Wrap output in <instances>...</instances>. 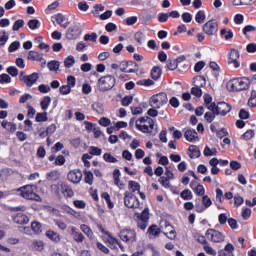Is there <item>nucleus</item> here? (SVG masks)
Returning a JSON list of instances; mask_svg holds the SVG:
<instances>
[{
  "label": "nucleus",
  "mask_w": 256,
  "mask_h": 256,
  "mask_svg": "<svg viewBox=\"0 0 256 256\" xmlns=\"http://www.w3.org/2000/svg\"><path fill=\"white\" fill-rule=\"evenodd\" d=\"M250 85L251 80H249V78L241 77L233 78L230 81H228L226 84V88L228 91L239 93V91H247Z\"/></svg>",
  "instance_id": "1"
},
{
  "label": "nucleus",
  "mask_w": 256,
  "mask_h": 256,
  "mask_svg": "<svg viewBox=\"0 0 256 256\" xmlns=\"http://www.w3.org/2000/svg\"><path fill=\"white\" fill-rule=\"evenodd\" d=\"M17 191L23 199H27L28 201H37L38 203H41L42 201L41 196L37 193L36 185L28 184L18 188Z\"/></svg>",
  "instance_id": "2"
},
{
  "label": "nucleus",
  "mask_w": 256,
  "mask_h": 256,
  "mask_svg": "<svg viewBox=\"0 0 256 256\" xmlns=\"http://www.w3.org/2000/svg\"><path fill=\"white\" fill-rule=\"evenodd\" d=\"M155 121L149 116H144L136 121V129L141 133H153Z\"/></svg>",
  "instance_id": "3"
},
{
  "label": "nucleus",
  "mask_w": 256,
  "mask_h": 256,
  "mask_svg": "<svg viewBox=\"0 0 256 256\" xmlns=\"http://www.w3.org/2000/svg\"><path fill=\"white\" fill-rule=\"evenodd\" d=\"M117 83V80L115 79V76L113 75H106L102 76L98 79V89L102 93H105V91H111L112 88L115 87V84Z\"/></svg>",
  "instance_id": "4"
},
{
  "label": "nucleus",
  "mask_w": 256,
  "mask_h": 256,
  "mask_svg": "<svg viewBox=\"0 0 256 256\" xmlns=\"http://www.w3.org/2000/svg\"><path fill=\"white\" fill-rule=\"evenodd\" d=\"M168 102L169 98L165 92H160L150 98L151 107L154 109H161V107H163V105H167Z\"/></svg>",
  "instance_id": "5"
},
{
  "label": "nucleus",
  "mask_w": 256,
  "mask_h": 256,
  "mask_svg": "<svg viewBox=\"0 0 256 256\" xmlns=\"http://www.w3.org/2000/svg\"><path fill=\"white\" fill-rule=\"evenodd\" d=\"M135 217L138 220L137 227L141 229V231H145L149 226V208H145L141 213H135Z\"/></svg>",
  "instance_id": "6"
},
{
  "label": "nucleus",
  "mask_w": 256,
  "mask_h": 256,
  "mask_svg": "<svg viewBox=\"0 0 256 256\" xmlns=\"http://www.w3.org/2000/svg\"><path fill=\"white\" fill-rule=\"evenodd\" d=\"M119 238L127 245H131L137 241V232L133 229H122L119 232Z\"/></svg>",
  "instance_id": "7"
},
{
  "label": "nucleus",
  "mask_w": 256,
  "mask_h": 256,
  "mask_svg": "<svg viewBox=\"0 0 256 256\" xmlns=\"http://www.w3.org/2000/svg\"><path fill=\"white\" fill-rule=\"evenodd\" d=\"M124 205L128 209H139V198H137L133 192L126 191L124 193Z\"/></svg>",
  "instance_id": "8"
},
{
  "label": "nucleus",
  "mask_w": 256,
  "mask_h": 256,
  "mask_svg": "<svg viewBox=\"0 0 256 256\" xmlns=\"http://www.w3.org/2000/svg\"><path fill=\"white\" fill-rule=\"evenodd\" d=\"M202 29L205 35H208V37H213L219 32V23L217 20L211 19L203 25Z\"/></svg>",
  "instance_id": "9"
},
{
  "label": "nucleus",
  "mask_w": 256,
  "mask_h": 256,
  "mask_svg": "<svg viewBox=\"0 0 256 256\" xmlns=\"http://www.w3.org/2000/svg\"><path fill=\"white\" fill-rule=\"evenodd\" d=\"M240 57L241 54L239 53V50L231 48L227 54L228 65H233L234 69H239V67H241V62H239Z\"/></svg>",
  "instance_id": "10"
},
{
  "label": "nucleus",
  "mask_w": 256,
  "mask_h": 256,
  "mask_svg": "<svg viewBox=\"0 0 256 256\" xmlns=\"http://www.w3.org/2000/svg\"><path fill=\"white\" fill-rule=\"evenodd\" d=\"M206 239L212 241V243H223L225 241V235L216 229H208L206 231Z\"/></svg>",
  "instance_id": "11"
},
{
  "label": "nucleus",
  "mask_w": 256,
  "mask_h": 256,
  "mask_svg": "<svg viewBox=\"0 0 256 256\" xmlns=\"http://www.w3.org/2000/svg\"><path fill=\"white\" fill-rule=\"evenodd\" d=\"M119 69L122 73H137L139 64L135 61H122L119 64Z\"/></svg>",
  "instance_id": "12"
},
{
  "label": "nucleus",
  "mask_w": 256,
  "mask_h": 256,
  "mask_svg": "<svg viewBox=\"0 0 256 256\" xmlns=\"http://www.w3.org/2000/svg\"><path fill=\"white\" fill-rule=\"evenodd\" d=\"M39 79V73L33 72L30 75H25V72H20L19 80L25 83L26 87H32L37 83Z\"/></svg>",
  "instance_id": "13"
},
{
  "label": "nucleus",
  "mask_w": 256,
  "mask_h": 256,
  "mask_svg": "<svg viewBox=\"0 0 256 256\" xmlns=\"http://www.w3.org/2000/svg\"><path fill=\"white\" fill-rule=\"evenodd\" d=\"M196 81H202L203 83L194 84L195 87L191 88V95H194V97H203V90H201V87L207 85V80L205 79V76L200 75L196 76Z\"/></svg>",
  "instance_id": "14"
},
{
  "label": "nucleus",
  "mask_w": 256,
  "mask_h": 256,
  "mask_svg": "<svg viewBox=\"0 0 256 256\" xmlns=\"http://www.w3.org/2000/svg\"><path fill=\"white\" fill-rule=\"evenodd\" d=\"M81 33H83L81 26L74 25L67 29L66 38L69 39L70 41H73L75 39H79V37H81Z\"/></svg>",
  "instance_id": "15"
},
{
  "label": "nucleus",
  "mask_w": 256,
  "mask_h": 256,
  "mask_svg": "<svg viewBox=\"0 0 256 256\" xmlns=\"http://www.w3.org/2000/svg\"><path fill=\"white\" fill-rule=\"evenodd\" d=\"M67 179L70 183L77 185V183H81V179H83V172L79 169L71 170L67 174Z\"/></svg>",
  "instance_id": "16"
},
{
  "label": "nucleus",
  "mask_w": 256,
  "mask_h": 256,
  "mask_svg": "<svg viewBox=\"0 0 256 256\" xmlns=\"http://www.w3.org/2000/svg\"><path fill=\"white\" fill-rule=\"evenodd\" d=\"M27 59L29 61H38L39 63H41L42 67H45V65H47V60L43 58V53H39L37 51L30 50L28 52Z\"/></svg>",
  "instance_id": "17"
},
{
  "label": "nucleus",
  "mask_w": 256,
  "mask_h": 256,
  "mask_svg": "<svg viewBox=\"0 0 256 256\" xmlns=\"http://www.w3.org/2000/svg\"><path fill=\"white\" fill-rule=\"evenodd\" d=\"M54 19H55L56 23H58V25H60V27H62L63 29H67V27H69V25H71L69 18H67V16L63 15L62 13L56 14L54 16Z\"/></svg>",
  "instance_id": "18"
},
{
  "label": "nucleus",
  "mask_w": 256,
  "mask_h": 256,
  "mask_svg": "<svg viewBox=\"0 0 256 256\" xmlns=\"http://www.w3.org/2000/svg\"><path fill=\"white\" fill-rule=\"evenodd\" d=\"M164 227L166 231L164 232V235H166V237L168 239H171L172 241L176 239L177 231H175V228L173 227V225H171V223H169V221H165Z\"/></svg>",
  "instance_id": "19"
},
{
  "label": "nucleus",
  "mask_w": 256,
  "mask_h": 256,
  "mask_svg": "<svg viewBox=\"0 0 256 256\" xmlns=\"http://www.w3.org/2000/svg\"><path fill=\"white\" fill-rule=\"evenodd\" d=\"M231 112V105L227 102H218V109L216 115H221V117H225L227 113Z\"/></svg>",
  "instance_id": "20"
},
{
  "label": "nucleus",
  "mask_w": 256,
  "mask_h": 256,
  "mask_svg": "<svg viewBox=\"0 0 256 256\" xmlns=\"http://www.w3.org/2000/svg\"><path fill=\"white\" fill-rule=\"evenodd\" d=\"M13 221L17 223V225H27V223H29V216L19 212L13 216Z\"/></svg>",
  "instance_id": "21"
},
{
  "label": "nucleus",
  "mask_w": 256,
  "mask_h": 256,
  "mask_svg": "<svg viewBox=\"0 0 256 256\" xmlns=\"http://www.w3.org/2000/svg\"><path fill=\"white\" fill-rule=\"evenodd\" d=\"M106 235H108L109 237L106 243H108L110 249H117V245L120 249H123V244H121V241H119V239L113 237L109 232L106 233Z\"/></svg>",
  "instance_id": "22"
},
{
  "label": "nucleus",
  "mask_w": 256,
  "mask_h": 256,
  "mask_svg": "<svg viewBox=\"0 0 256 256\" xmlns=\"http://www.w3.org/2000/svg\"><path fill=\"white\" fill-rule=\"evenodd\" d=\"M62 195L65 197V199H71L75 195L73 188L67 182H63Z\"/></svg>",
  "instance_id": "23"
},
{
  "label": "nucleus",
  "mask_w": 256,
  "mask_h": 256,
  "mask_svg": "<svg viewBox=\"0 0 256 256\" xmlns=\"http://www.w3.org/2000/svg\"><path fill=\"white\" fill-rule=\"evenodd\" d=\"M184 137L186 139V141H189V143H193V141H195V139L199 138V134L197 133V131L195 129H187L184 132Z\"/></svg>",
  "instance_id": "24"
},
{
  "label": "nucleus",
  "mask_w": 256,
  "mask_h": 256,
  "mask_svg": "<svg viewBox=\"0 0 256 256\" xmlns=\"http://www.w3.org/2000/svg\"><path fill=\"white\" fill-rule=\"evenodd\" d=\"M233 251H235V246H233V244L231 243H228L226 244L224 249L218 252V256H235V254H233Z\"/></svg>",
  "instance_id": "25"
},
{
  "label": "nucleus",
  "mask_w": 256,
  "mask_h": 256,
  "mask_svg": "<svg viewBox=\"0 0 256 256\" xmlns=\"http://www.w3.org/2000/svg\"><path fill=\"white\" fill-rule=\"evenodd\" d=\"M70 231H71V235L73 236V239H74V241H76V243H83V241H85V236L83 235V233L78 232L77 228H75V226H71Z\"/></svg>",
  "instance_id": "26"
},
{
  "label": "nucleus",
  "mask_w": 256,
  "mask_h": 256,
  "mask_svg": "<svg viewBox=\"0 0 256 256\" xmlns=\"http://www.w3.org/2000/svg\"><path fill=\"white\" fill-rule=\"evenodd\" d=\"M188 155L190 159H199V157H201V150L198 146L190 145L188 148Z\"/></svg>",
  "instance_id": "27"
},
{
  "label": "nucleus",
  "mask_w": 256,
  "mask_h": 256,
  "mask_svg": "<svg viewBox=\"0 0 256 256\" xmlns=\"http://www.w3.org/2000/svg\"><path fill=\"white\" fill-rule=\"evenodd\" d=\"M147 235L150 237H159L161 235V228L157 226V224H152L148 230H147Z\"/></svg>",
  "instance_id": "28"
},
{
  "label": "nucleus",
  "mask_w": 256,
  "mask_h": 256,
  "mask_svg": "<svg viewBox=\"0 0 256 256\" xmlns=\"http://www.w3.org/2000/svg\"><path fill=\"white\" fill-rule=\"evenodd\" d=\"M63 183L64 182H58L57 184H53L51 186V191L56 197L61 198L63 195Z\"/></svg>",
  "instance_id": "29"
},
{
  "label": "nucleus",
  "mask_w": 256,
  "mask_h": 256,
  "mask_svg": "<svg viewBox=\"0 0 256 256\" xmlns=\"http://www.w3.org/2000/svg\"><path fill=\"white\" fill-rule=\"evenodd\" d=\"M128 189H129L130 193L135 195V191H138V192L141 191V184H139V182H137L135 180H130L128 182Z\"/></svg>",
  "instance_id": "30"
},
{
  "label": "nucleus",
  "mask_w": 256,
  "mask_h": 256,
  "mask_svg": "<svg viewBox=\"0 0 256 256\" xmlns=\"http://www.w3.org/2000/svg\"><path fill=\"white\" fill-rule=\"evenodd\" d=\"M1 126L3 127V129H6V131H8L9 133L17 131V125L6 120L2 121Z\"/></svg>",
  "instance_id": "31"
},
{
  "label": "nucleus",
  "mask_w": 256,
  "mask_h": 256,
  "mask_svg": "<svg viewBox=\"0 0 256 256\" xmlns=\"http://www.w3.org/2000/svg\"><path fill=\"white\" fill-rule=\"evenodd\" d=\"M46 237H48V239H50L51 241H54V243H59V241H61V236L59 235V233L53 230L46 231Z\"/></svg>",
  "instance_id": "32"
},
{
  "label": "nucleus",
  "mask_w": 256,
  "mask_h": 256,
  "mask_svg": "<svg viewBox=\"0 0 256 256\" xmlns=\"http://www.w3.org/2000/svg\"><path fill=\"white\" fill-rule=\"evenodd\" d=\"M11 175H13V170L11 168H2L0 170L1 181H7Z\"/></svg>",
  "instance_id": "33"
},
{
  "label": "nucleus",
  "mask_w": 256,
  "mask_h": 256,
  "mask_svg": "<svg viewBox=\"0 0 256 256\" xmlns=\"http://www.w3.org/2000/svg\"><path fill=\"white\" fill-rule=\"evenodd\" d=\"M256 0H233L232 5L234 7L249 6L255 4Z\"/></svg>",
  "instance_id": "34"
},
{
  "label": "nucleus",
  "mask_w": 256,
  "mask_h": 256,
  "mask_svg": "<svg viewBox=\"0 0 256 256\" xmlns=\"http://www.w3.org/2000/svg\"><path fill=\"white\" fill-rule=\"evenodd\" d=\"M31 229L36 233V235H41L43 233V225L40 222L34 221L31 223Z\"/></svg>",
  "instance_id": "35"
},
{
  "label": "nucleus",
  "mask_w": 256,
  "mask_h": 256,
  "mask_svg": "<svg viewBox=\"0 0 256 256\" xmlns=\"http://www.w3.org/2000/svg\"><path fill=\"white\" fill-rule=\"evenodd\" d=\"M49 105H51V96H45L40 102L42 111H47L49 109Z\"/></svg>",
  "instance_id": "36"
},
{
  "label": "nucleus",
  "mask_w": 256,
  "mask_h": 256,
  "mask_svg": "<svg viewBox=\"0 0 256 256\" xmlns=\"http://www.w3.org/2000/svg\"><path fill=\"white\" fill-rule=\"evenodd\" d=\"M92 109H93V111L98 113V115H103V113H105V108H104L103 104L100 102H94L92 104Z\"/></svg>",
  "instance_id": "37"
},
{
  "label": "nucleus",
  "mask_w": 256,
  "mask_h": 256,
  "mask_svg": "<svg viewBox=\"0 0 256 256\" xmlns=\"http://www.w3.org/2000/svg\"><path fill=\"white\" fill-rule=\"evenodd\" d=\"M49 117L47 116V112H38L35 117L36 123H44L45 121H48Z\"/></svg>",
  "instance_id": "38"
},
{
  "label": "nucleus",
  "mask_w": 256,
  "mask_h": 256,
  "mask_svg": "<svg viewBox=\"0 0 256 256\" xmlns=\"http://www.w3.org/2000/svg\"><path fill=\"white\" fill-rule=\"evenodd\" d=\"M161 73H162L161 67L154 66L151 69V77H152V79H154V81H157V79H159V77H161Z\"/></svg>",
  "instance_id": "39"
},
{
  "label": "nucleus",
  "mask_w": 256,
  "mask_h": 256,
  "mask_svg": "<svg viewBox=\"0 0 256 256\" xmlns=\"http://www.w3.org/2000/svg\"><path fill=\"white\" fill-rule=\"evenodd\" d=\"M105 69H106L105 64H103V63L97 64L96 71L91 72L90 75L98 78L99 73H105Z\"/></svg>",
  "instance_id": "40"
},
{
  "label": "nucleus",
  "mask_w": 256,
  "mask_h": 256,
  "mask_svg": "<svg viewBox=\"0 0 256 256\" xmlns=\"http://www.w3.org/2000/svg\"><path fill=\"white\" fill-rule=\"evenodd\" d=\"M80 229L89 239H93V230H91V227L86 224H82Z\"/></svg>",
  "instance_id": "41"
},
{
  "label": "nucleus",
  "mask_w": 256,
  "mask_h": 256,
  "mask_svg": "<svg viewBox=\"0 0 256 256\" xmlns=\"http://www.w3.org/2000/svg\"><path fill=\"white\" fill-rule=\"evenodd\" d=\"M134 39H135V41H137L139 43V45H143V43H145V39H147V37L145 36V33L138 31L134 34Z\"/></svg>",
  "instance_id": "42"
},
{
  "label": "nucleus",
  "mask_w": 256,
  "mask_h": 256,
  "mask_svg": "<svg viewBox=\"0 0 256 256\" xmlns=\"http://www.w3.org/2000/svg\"><path fill=\"white\" fill-rule=\"evenodd\" d=\"M181 199L184 201H191L193 199V193L189 189H185L180 193Z\"/></svg>",
  "instance_id": "43"
},
{
  "label": "nucleus",
  "mask_w": 256,
  "mask_h": 256,
  "mask_svg": "<svg viewBox=\"0 0 256 256\" xmlns=\"http://www.w3.org/2000/svg\"><path fill=\"white\" fill-rule=\"evenodd\" d=\"M205 19H206L205 11L199 10V11L196 13V15H195V21H196V23H199V24L205 23Z\"/></svg>",
  "instance_id": "44"
},
{
  "label": "nucleus",
  "mask_w": 256,
  "mask_h": 256,
  "mask_svg": "<svg viewBox=\"0 0 256 256\" xmlns=\"http://www.w3.org/2000/svg\"><path fill=\"white\" fill-rule=\"evenodd\" d=\"M73 65H75V57L73 55L66 57L64 60V67H66V69H71Z\"/></svg>",
  "instance_id": "45"
},
{
  "label": "nucleus",
  "mask_w": 256,
  "mask_h": 256,
  "mask_svg": "<svg viewBox=\"0 0 256 256\" xmlns=\"http://www.w3.org/2000/svg\"><path fill=\"white\" fill-rule=\"evenodd\" d=\"M84 182L87 185H93V172L85 170L84 171Z\"/></svg>",
  "instance_id": "46"
},
{
  "label": "nucleus",
  "mask_w": 256,
  "mask_h": 256,
  "mask_svg": "<svg viewBox=\"0 0 256 256\" xmlns=\"http://www.w3.org/2000/svg\"><path fill=\"white\" fill-rule=\"evenodd\" d=\"M47 67L49 69V71H59V61L57 60H51L50 62H48Z\"/></svg>",
  "instance_id": "47"
},
{
  "label": "nucleus",
  "mask_w": 256,
  "mask_h": 256,
  "mask_svg": "<svg viewBox=\"0 0 256 256\" xmlns=\"http://www.w3.org/2000/svg\"><path fill=\"white\" fill-rule=\"evenodd\" d=\"M28 27L32 31H35V29H39V27H41V22H39V20H37V19L29 20Z\"/></svg>",
  "instance_id": "48"
},
{
  "label": "nucleus",
  "mask_w": 256,
  "mask_h": 256,
  "mask_svg": "<svg viewBox=\"0 0 256 256\" xmlns=\"http://www.w3.org/2000/svg\"><path fill=\"white\" fill-rule=\"evenodd\" d=\"M255 137V131L253 130H247L242 136L241 139L243 141H251Z\"/></svg>",
  "instance_id": "49"
},
{
  "label": "nucleus",
  "mask_w": 256,
  "mask_h": 256,
  "mask_svg": "<svg viewBox=\"0 0 256 256\" xmlns=\"http://www.w3.org/2000/svg\"><path fill=\"white\" fill-rule=\"evenodd\" d=\"M166 66L169 71H175V69L179 67L175 59H168L166 62Z\"/></svg>",
  "instance_id": "50"
},
{
  "label": "nucleus",
  "mask_w": 256,
  "mask_h": 256,
  "mask_svg": "<svg viewBox=\"0 0 256 256\" xmlns=\"http://www.w3.org/2000/svg\"><path fill=\"white\" fill-rule=\"evenodd\" d=\"M217 113L215 112H206L204 114V119L205 121H207V123H213V121H215V117H217Z\"/></svg>",
  "instance_id": "51"
},
{
  "label": "nucleus",
  "mask_w": 256,
  "mask_h": 256,
  "mask_svg": "<svg viewBox=\"0 0 256 256\" xmlns=\"http://www.w3.org/2000/svg\"><path fill=\"white\" fill-rule=\"evenodd\" d=\"M25 27V20L24 19H18L13 24V31H19V29Z\"/></svg>",
  "instance_id": "52"
},
{
  "label": "nucleus",
  "mask_w": 256,
  "mask_h": 256,
  "mask_svg": "<svg viewBox=\"0 0 256 256\" xmlns=\"http://www.w3.org/2000/svg\"><path fill=\"white\" fill-rule=\"evenodd\" d=\"M136 85H140L143 87H151V85H155V82L151 79H143L136 82Z\"/></svg>",
  "instance_id": "53"
},
{
  "label": "nucleus",
  "mask_w": 256,
  "mask_h": 256,
  "mask_svg": "<svg viewBox=\"0 0 256 256\" xmlns=\"http://www.w3.org/2000/svg\"><path fill=\"white\" fill-rule=\"evenodd\" d=\"M9 40V35L6 31L0 32V47H5V43Z\"/></svg>",
  "instance_id": "54"
},
{
  "label": "nucleus",
  "mask_w": 256,
  "mask_h": 256,
  "mask_svg": "<svg viewBox=\"0 0 256 256\" xmlns=\"http://www.w3.org/2000/svg\"><path fill=\"white\" fill-rule=\"evenodd\" d=\"M103 159L104 161H106V163H117V158H115V156H113L111 153H105L103 155Z\"/></svg>",
  "instance_id": "55"
},
{
  "label": "nucleus",
  "mask_w": 256,
  "mask_h": 256,
  "mask_svg": "<svg viewBox=\"0 0 256 256\" xmlns=\"http://www.w3.org/2000/svg\"><path fill=\"white\" fill-rule=\"evenodd\" d=\"M193 191L196 195H198V197L205 196V187H203L201 184H198Z\"/></svg>",
  "instance_id": "56"
},
{
  "label": "nucleus",
  "mask_w": 256,
  "mask_h": 256,
  "mask_svg": "<svg viewBox=\"0 0 256 256\" xmlns=\"http://www.w3.org/2000/svg\"><path fill=\"white\" fill-rule=\"evenodd\" d=\"M220 35H224L226 41H229V39H233V37H234L233 31H231V30L227 31V29H225V28H223L220 31Z\"/></svg>",
  "instance_id": "57"
},
{
  "label": "nucleus",
  "mask_w": 256,
  "mask_h": 256,
  "mask_svg": "<svg viewBox=\"0 0 256 256\" xmlns=\"http://www.w3.org/2000/svg\"><path fill=\"white\" fill-rule=\"evenodd\" d=\"M133 103V96L128 95L122 98L121 104L123 107H129V105Z\"/></svg>",
  "instance_id": "58"
},
{
  "label": "nucleus",
  "mask_w": 256,
  "mask_h": 256,
  "mask_svg": "<svg viewBox=\"0 0 256 256\" xmlns=\"http://www.w3.org/2000/svg\"><path fill=\"white\" fill-rule=\"evenodd\" d=\"M6 71L8 75H11V77H17V75H19V69L15 66H9Z\"/></svg>",
  "instance_id": "59"
},
{
  "label": "nucleus",
  "mask_w": 256,
  "mask_h": 256,
  "mask_svg": "<svg viewBox=\"0 0 256 256\" xmlns=\"http://www.w3.org/2000/svg\"><path fill=\"white\" fill-rule=\"evenodd\" d=\"M84 41H90L91 43H95V41H97V34L95 32H92L91 34H85Z\"/></svg>",
  "instance_id": "60"
},
{
  "label": "nucleus",
  "mask_w": 256,
  "mask_h": 256,
  "mask_svg": "<svg viewBox=\"0 0 256 256\" xmlns=\"http://www.w3.org/2000/svg\"><path fill=\"white\" fill-rule=\"evenodd\" d=\"M249 107H256V91L252 90L251 96L248 100Z\"/></svg>",
  "instance_id": "61"
},
{
  "label": "nucleus",
  "mask_w": 256,
  "mask_h": 256,
  "mask_svg": "<svg viewBox=\"0 0 256 256\" xmlns=\"http://www.w3.org/2000/svg\"><path fill=\"white\" fill-rule=\"evenodd\" d=\"M251 209L247 208V207H243L242 208V218L244 219V221H247V219L251 218Z\"/></svg>",
  "instance_id": "62"
},
{
  "label": "nucleus",
  "mask_w": 256,
  "mask_h": 256,
  "mask_svg": "<svg viewBox=\"0 0 256 256\" xmlns=\"http://www.w3.org/2000/svg\"><path fill=\"white\" fill-rule=\"evenodd\" d=\"M5 83H11V76H9V74L3 73L0 75V84L5 85Z\"/></svg>",
  "instance_id": "63"
},
{
  "label": "nucleus",
  "mask_w": 256,
  "mask_h": 256,
  "mask_svg": "<svg viewBox=\"0 0 256 256\" xmlns=\"http://www.w3.org/2000/svg\"><path fill=\"white\" fill-rule=\"evenodd\" d=\"M60 91V95H69V93H71V86L66 85H62L59 88Z\"/></svg>",
  "instance_id": "64"
}]
</instances>
